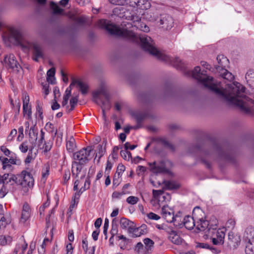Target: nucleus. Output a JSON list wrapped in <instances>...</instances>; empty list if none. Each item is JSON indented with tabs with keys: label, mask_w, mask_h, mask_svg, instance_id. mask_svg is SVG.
Returning a JSON list of instances; mask_svg holds the SVG:
<instances>
[{
	"label": "nucleus",
	"mask_w": 254,
	"mask_h": 254,
	"mask_svg": "<svg viewBox=\"0 0 254 254\" xmlns=\"http://www.w3.org/2000/svg\"><path fill=\"white\" fill-rule=\"evenodd\" d=\"M205 72L204 70L201 71L200 67L197 66L192 71V75L217 95L239 107L242 111L247 112L250 110L251 104L253 103L254 104V100L250 99L246 95L245 87L236 82L227 83L226 87L223 88L220 82L215 81L212 77L208 76Z\"/></svg>",
	"instance_id": "1"
},
{
	"label": "nucleus",
	"mask_w": 254,
	"mask_h": 254,
	"mask_svg": "<svg viewBox=\"0 0 254 254\" xmlns=\"http://www.w3.org/2000/svg\"><path fill=\"white\" fill-rule=\"evenodd\" d=\"M99 24L111 35L126 38L131 42L140 44L143 49L160 60L166 62H170L173 61V59L170 56L158 51L154 46L152 39L145 34H135L126 28L118 27L111 23L110 21L105 19L100 20ZM173 61L175 66L178 68L183 67L182 61L179 58L173 59Z\"/></svg>",
	"instance_id": "2"
},
{
	"label": "nucleus",
	"mask_w": 254,
	"mask_h": 254,
	"mask_svg": "<svg viewBox=\"0 0 254 254\" xmlns=\"http://www.w3.org/2000/svg\"><path fill=\"white\" fill-rule=\"evenodd\" d=\"M7 37L9 41L11 43L18 44L25 49H32L33 60L35 61L38 62L40 58L43 57L44 53L42 47L36 43L31 42L26 39L19 28H10Z\"/></svg>",
	"instance_id": "3"
},
{
	"label": "nucleus",
	"mask_w": 254,
	"mask_h": 254,
	"mask_svg": "<svg viewBox=\"0 0 254 254\" xmlns=\"http://www.w3.org/2000/svg\"><path fill=\"white\" fill-rule=\"evenodd\" d=\"M193 216H186L183 218V226L191 230L194 226L200 231L206 230L209 226V222L204 219V213L199 207L195 208L192 213Z\"/></svg>",
	"instance_id": "4"
},
{
	"label": "nucleus",
	"mask_w": 254,
	"mask_h": 254,
	"mask_svg": "<svg viewBox=\"0 0 254 254\" xmlns=\"http://www.w3.org/2000/svg\"><path fill=\"white\" fill-rule=\"evenodd\" d=\"M93 98L94 102L101 106L103 113L105 110L110 109V96L107 87L105 85L101 86L93 92Z\"/></svg>",
	"instance_id": "5"
},
{
	"label": "nucleus",
	"mask_w": 254,
	"mask_h": 254,
	"mask_svg": "<svg viewBox=\"0 0 254 254\" xmlns=\"http://www.w3.org/2000/svg\"><path fill=\"white\" fill-rule=\"evenodd\" d=\"M217 221L215 220L214 224H210L207 228L209 235H211L212 242L214 245H219L224 243L225 231L223 229H217Z\"/></svg>",
	"instance_id": "6"
},
{
	"label": "nucleus",
	"mask_w": 254,
	"mask_h": 254,
	"mask_svg": "<svg viewBox=\"0 0 254 254\" xmlns=\"http://www.w3.org/2000/svg\"><path fill=\"white\" fill-rule=\"evenodd\" d=\"M17 185L21 187L23 191L26 192L29 188H32L34 184V180L30 173L23 170L17 174Z\"/></svg>",
	"instance_id": "7"
},
{
	"label": "nucleus",
	"mask_w": 254,
	"mask_h": 254,
	"mask_svg": "<svg viewBox=\"0 0 254 254\" xmlns=\"http://www.w3.org/2000/svg\"><path fill=\"white\" fill-rule=\"evenodd\" d=\"M91 150L92 147L88 146L75 152L73 154L74 161L80 163V164H86L90 160L89 157Z\"/></svg>",
	"instance_id": "8"
},
{
	"label": "nucleus",
	"mask_w": 254,
	"mask_h": 254,
	"mask_svg": "<svg viewBox=\"0 0 254 254\" xmlns=\"http://www.w3.org/2000/svg\"><path fill=\"white\" fill-rule=\"evenodd\" d=\"M4 65L8 69L15 73L19 72L21 70V67L13 54L6 55L3 61Z\"/></svg>",
	"instance_id": "9"
},
{
	"label": "nucleus",
	"mask_w": 254,
	"mask_h": 254,
	"mask_svg": "<svg viewBox=\"0 0 254 254\" xmlns=\"http://www.w3.org/2000/svg\"><path fill=\"white\" fill-rule=\"evenodd\" d=\"M74 86L79 89L83 95H85L88 93V85L86 82L80 79H72L69 86L66 88L64 94L71 95V88Z\"/></svg>",
	"instance_id": "10"
},
{
	"label": "nucleus",
	"mask_w": 254,
	"mask_h": 254,
	"mask_svg": "<svg viewBox=\"0 0 254 254\" xmlns=\"http://www.w3.org/2000/svg\"><path fill=\"white\" fill-rule=\"evenodd\" d=\"M149 165L150 167V170L154 173H166L168 171L163 161H155L153 163H149Z\"/></svg>",
	"instance_id": "11"
},
{
	"label": "nucleus",
	"mask_w": 254,
	"mask_h": 254,
	"mask_svg": "<svg viewBox=\"0 0 254 254\" xmlns=\"http://www.w3.org/2000/svg\"><path fill=\"white\" fill-rule=\"evenodd\" d=\"M160 24L162 25V28L166 30H169L173 27L174 20L170 15L163 14L161 15Z\"/></svg>",
	"instance_id": "12"
},
{
	"label": "nucleus",
	"mask_w": 254,
	"mask_h": 254,
	"mask_svg": "<svg viewBox=\"0 0 254 254\" xmlns=\"http://www.w3.org/2000/svg\"><path fill=\"white\" fill-rule=\"evenodd\" d=\"M29 97L27 93L23 94V112L27 116L28 119L31 118L32 111L31 106L29 105Z\"/></svg>",
	"instance_id": "13"
},
{
	"label": "nucleus",
	"mask_w": 254,
	"mask_h": 254,
	"mask_svg": "<svg viewBox=\"0 0 254 254\" xmlns=\"http://www.w3.org/2000/svg\"><path fill=\"white\" fill-rule=\"evenodd\" d=\"M228 244L230 246L236 248L241 243V237L238 234H235L232 232L228 233Z\"/></svg>",
	"instance_id": "14"
},
{
	"label": "nucleus",
	"mask_w": 254,
	"mask_h": 254,
	"mask_svg": "<svg viewBox=\"0 0 254 254\" xmlns=\"http://www.w3.org/2000/svg\"><path fill=\"white\" fill-rule=\"evenodd\" d=\"M217 61L218 65H215V68L218 72L221 71L222 69H225L229 63L228 59L222 55H218Z\"/></svg>",
	"instance_id": "15"
},
{
	"label": "nucleus",
	"mask_w": 254,
	"mask_h": 254,
	"mask_svg": "<svg viewBox=\"0 0 254 254\" xmlns=\"http://www.w3.org/2000/svg\"><path fill=\"white\" fill-rule=\"evenodd\" d=\"M119 222L120 227L123 229L127 230L129 233L133 230L135 225L133 222L125 217L121 218Z\"/></svg>",
	"instance_id": "16"
},
{
	"label": "nucleus",
	"mask_w": 254,
	"mask_h": 254,
	"mask_svg": "<svg viewBox=\"0 0 254 254\" xmlns=\"http://www.w3.org/2000/svg\"><path fill=\"white\" fill-rule=\"evenodd\" d=\"M31 214V210L29 205L26 202L24 203L22 210L21 216L20 221L22 223H24L30 217Z\"/></svg>",
	"instance_id": "17"
},
{
	"label": "nucleus",
	"mask_w": 254,
	"mask_h": 254,
	"mask_svg": "<svg viewBox=\"0 0 254 254\" xmlns=\"http://www.w3.org/2000/svg\"><path fill=\"white\" fill-rule=\"evenodd\" d=\"M161 213L167 222L172 223L174 214L172 209L167 206H163L162 208Z\"/></svg>",
	"instance_id": "18"
},
{
	"label": "nucleus",
	"mask_w": 254,
	"mask_h": 254,
	"mask_svg": "<svg viewBox=\"0 0 254 254\" xmlns=\"http://www.w3.org/2000/svg\"><path fill=\"white\" fill-rule=\"evenodd\" d=\"M168 233H169L168 238L173 243L178 245L182 244L183 240L175 231L171 228Z\"/></svg>",
	"instance_id": "19"
},
{
	"label": "nucleus",
	"mask_w": 254,
	"mask_h": 254,
	"mask_svg": "<svg viewBox=\"0 0 254 254\" xmlns=\"http://www.w3.org/2000/svg\"><path fill=\"white\" fill-rule=\"evenodd\" d=\"M147 232V226L146 225H142L138 228L135 227L134 225L133 229L130 231V234H131L133 237H137L146 234Z\"/></svg>",
	"instance_id": "20"
},
{
	"label": "nucleus",
	"mask_w": 254,
	"mask_h": 254,
	"mask_svg": "<svg viewBox=\"0 0 254 254\" xmlns=\"http://www.w3.org/2000/svg\"><path fill=\"white\" fill-rule=\"evenodd\" d=\"M136 120V125L132 126L131 127L133 129H137L143 127L142 121L145 117V114L143 113H136L134 115Z\"/></svg>",
	"instance_id": "21"
},
{
	"label": "nucleus",
	"mask_w": 254,
	"mask_h": 254,
	"mask_svg": "<svg viewBox=\"0 0 254 254\" xmlns=\"http://www.w3.org/2000/svg\"><path fill=\"white\" fill-rule=\"evenodd\" d=\"M195 248L209 250L212 253L215 254H219L220 252V251L217 248L204 243H196Z\"/></svg>",
	"instance_id": "22"
},
{
	"label": "nucleus",
	"mask_w": 254,
	"mask_h": 254,
	"mask_svg": "<svg viewBox=\"0 0 254 254\" xmlns=\"http://www.w3.org/2000/svg\"><path fill=\"white\" fill-rule=\"evenodd\" d=\"M75 140L73 136H70L66 138V148L68 152H73L76 148Z\"/></svg>",
	"instance_id": "23"
},
{
	"label": "nucleus",
	"mask_w": 254,
	"mask_h": 254,
	"mask_svg": "<svg viewBox=\"0 0 254 254\" xmlns=\"http://www.w3.org/2000/svg\"><path fill=\"white\" fill-rule=\"evenodd\" d=\"M84 165L85 164H80V163L73 161L72 164L71 169L72 176L75 178H77L82 169V166Z\"/></svg>",
	"instance_id": "24"
},
{
	"label": "nucleus",
	"mask_w": 254,
	"mask_h": 254,
	"mask_svg": "<svg viewBox=\"0 0 254 254\" xmlns=\"http://www.w3.org/2000/svg\"><path fill=\"white\" fill-rule=\"evenodd\" d=\"M245 78L249 85L254 88V70L250 69L246 73Z\"/></svg>",
	"instance_id": "25"
},
{
	"label": "nucleus",
	"mask_w": 254,
	"mask_h": 254,
	"mask_svg": "<svg viewBox=\"0 0 254 254\" xmlns=\"http://www.w3.org/2000/svg\"><path fill=\"white\" fill-rule=\"evenodd\" d=\"M125 4L128 5L132 7L137 6L141 8H146L147 6H145L142 7V5L144 4L145 0H127Z\"/></svg>",
	"instance_id": "26"
},
{
	"label": "nucleus",
	"mask_w": 254,
	"mask_h": 254,
	"mask_svg": "<svg viewBox=\"0 0 254 254\" xmlns=\"http://www.w3.org/2000/svg\"><path fill=\"white\" fill-rule=\"evenodd\" d=\"M220 75L224 79H226L229 81H232L234 78V75L226 68L222 69V70L219 72Z\"/></svg>",
	"instance_id": "27"
},
{
	"label": "nucleus",
	"mask_w": 254,
	"mask_h": 254,
	"mask_svg": "<svg viewBox=\"0 0 254 254\" xmlns=\"http://www.w3.org/2000/svg\"><path fill=\"white\" fill-rule=\"evenodd\" d=\"M172 222L174 223V225L179 228H182L183 226V219L181 216V213L179 212L175 215H174Z\"/></svg>",
	"instance_id": "28"
},
{
	"label": "nucleus",
	"mask_w": 254,
	"mask_h": 254,
	"mask_svg": "<svg viewBox=\"0 0 254 254\" xmlns=\"http://www.w3.org/2000/svg\"><path fill=\"white\" fill-rule=\"evenodd\" d=\"M165 187L167 190H176L180 187L178 183L173 181H166L164 182Z\"/></svg>",
	"instance_id": "29"
},
{
	"label": "nucleus",
	"mask_w": 254,
	"mask_h": 254,
	"mask_svg": "<svg viewBox=\"0 0 254 254\" xmlns=\"http://www.w3.org/2000/svg\"><path fill=\"white\" fill-rule=\"evenodd\" d=\"M78 100V95H76L74 96H73L70 100V107L69 108V106H66V109L67 113H69L70 112L73 110L75 108V105L77 104Z\"/></svg>",
	"instance_id": "30"
},
{
	"label": "nucleus",
	"mask_w": 254,
	"mask_h": 254,
	"mask_svg": "<svg viewBox=\"0 0 254 254\" xmlns=\"http://www.w3.org/2000/svg\"><path fill=\"white\" fill-rule=\"evenodd\" d=\"M244 237L248 241H253L254 239V229L248 227L245 230Z\"/></svg>",
	"instance_id": "31"
},
{
	"label": "nucleus",
	"mask_w": 254,
	"mask_h": 254,
	"mask_svg": "<svg viewBox=\"0 0 254 254\" xmlns=\"http://www.w3.org/2000/svg\"><path fill=\"white\" fill-rule=\"evenodd\" d=\"M55 74V68L52 67L49 69L47 72V80L51 84H54L55 79L54 76Z\"/></svg>",
	"instance_id": "32"
},
{
	"label": "nucleus",
	"mask_w": 254,
	"mask_h": 254,
	"mask_svg": "<svg viewBox=\"0 0 254 254\" xmlns=\"http://www.w3.org/2000/svg\"><path fill=\"white\" fill-rule=\"evenodd\" d=\"M105 152V148L103 147V145L100 144H98L97 146L96 157L94 159V160L96 159L97 157H98L97 162L99 163L100 161V159L103 156Z\"/></svg>",
	"instance_id": "33"
},
{
	"label": "nucleus",
	"mask_w": 254,
	"mask_h": 254,
	"mask_svg": "<svg viewBox=\"0 0 254 254\" xmlns=\"http://www.w3.org/2000/svg\"><path fill=\"white\" fill-rule=\"evenodd\" d=\"M11 222V218L8 215L2 216L0 220V228H4L7 225Z\"/></svg>",
	"instance_id": "34"
},
{
	"label": "nucleus",
	"mask_w": 254,
	"mask_h": 254,
	"mask_svg": "<svg viewBox=\"0 0 254 254\" xmlns=\"http://www.w3.org/2000/svg\"><path fill=\"white\" fill-rule=\"evenodd\" d=\"M143 243L145 245L144 248L146 251L150 250L153 247L154 242L149 238H145L143 240Z\"/></svg>",
	"instance_id": "35"
},
{
	"label": "nucleus",
	"mask_w": 254,
	"mask_h": 254,
	"mask_svg": "<svg viewBox=\"0 0 254 254\" xmlns=\"http://www.w3.org/2000/svg\"><path fill=\"white\" fill-rule=\"evenodd\" d=\"M36 114H38L40 119H43V116L42 104L39 100H37L36 101Z\"/></svg>",
	"instance_id": "36"
},
{
	"label": "nucleus",
	"mask_w": 254,
	"mask_h": 254,
	"mask_svg": "<svg viewBox=\"0 0 254 254\" xmlns=\"http://www.w3.org/2000/svg\"><path fill=\"white\" fill-rule=\"evenodd\" d=\"M50 6L54 14H61L63 12V9L61 8L56 3L52 1L50 3Z\"/></svg>",
	"instance_id": "37"
},
{
	"label": "nucleus",
	"mask_w": 254,
	"mask_h": 254,
	"mask_svg": "<svg viewBox=\"0 0 254 254\" xmlns=\"http://www.w3.org/2000/svg\"><path fill=\"white\" fill-rule=\"evenodd\" d=\"M246 254H253L254 253V247L252 245V241H248L246 246Z\"/></svg>",
	"instance_id": "38"
},
{
	"label": "nucleus",
	"mask_w": 254,
	"mask_h": 254,
	"mask_svg": "<svg viewBox=\"0 0 254 254\" xmlns=\"http://www.w3.org/2000/svg\"><path fill=\"white\" fill-rule=\"evenodd\" d=\"M50 167L48 165H46L42 169V180L44 182L46 181L47 177L49 175Z\"/></svg>",
	"instance_id": "39"
},
{
	"label": "nucleus",
	"mask_w": 254,
	"mask_h": 254,
	"mask_svg": "<svg viewBox=\"0 0 254 254\" xmlns=\"http://www.w3.org/2000/svg\"><path fill=\"white\" fill-rule=\"evenodd\" d=\"M82 189V188H81V189L79 191L76 192L74 193V196L73 198V200H72V201H73V203L70 205V206L69 207L70 208H73L74 204L75 203L77 204L78 203V201L77 202H76V200L79 199L80 194L83 192V191H81Z\"/></svg>",
	"instance_id": "40"
},
{
	"label": "nucleus",
	"mask_w": 254,
	"mask_h": 254,
	"mask_svg": "<svg viewBox=\"0 0 254 254\" xmlns=\"http://www.w3.org/2000/svg\"><path fill=\"white\" fill-rule=\"evenodd\" d=\"M121 156L125 160L129 161L131 158V153L127 150H121L120 152Z\"/></svg>",
	"instance_id": "41"
},
{
	"label": "nucleus",
	"mask_w": 254,
	"mask_h": 254,
	"mask_svg": "<svg viewBox=\"0 0 254 254\" xmlns=\"http://www.w3.org/2000/svg\"><path fill=\"white\" fill-rule=\"evenodd\" d=\"M126 201L128 203L134 205L138 202L139 198L136 196H129L127 198Z\"/></svg>",
	"instance_id": "42"
},
{
	"label": "nucleus",
	"mask_w": 254,
	"mask_h": 254,
	"mask_svg": "<svg viewBox=\"0 0 254 254\" xmlns=\"http://www.w3.org/2000/svg\"><path fill=\"white\" fill-rule=\"evenodd\" d=\"M1 162L2 165V168L4 170L7 168H10L11 167L10 159L4 158L2 160Z\"/></svg>",
	"instance_id": "43"
},
{
	"label": "nucleus",
	"mask_w": 254,
	"mask_h": 254,
	"mask_svg": "<svg viewBox=\"0 0 254 254\" xmlns=\"http://www.w3.org/2000/svg\"><path fill=\"white\" fill-rule=\"evenodd\" d=\"M52 144L53 143L50 140L47 142H45V143L42 148L44 149V152H47L52 148Z\"/></svg>",
	"instance_id": "44"
},
{
	"label": "nucleus",
	"mask_w": 254,
	"mask_h": 254,
	"mask_svg": "<svg viewBox=\"0 0 254 254\" xmlns=\"http://www.w3.org/2000/svg\"><path fill=\"white\" fill-rule=\"evenodd\" d=\"M125 171V167L122 164H119L118 166L117 169V176L119 178H121L123 173Z\"/></svg>",
	"instance_id": "45"
},
{
	"label": "nucleus",
	"mask_w": 254,
	"mask_h": 254,
	"mask_svg": "<svg viewBox=\"0 0 254 254\" xmlns=\"http://www.w3.org/2000/svg\"><path fill=\"white\" fill-rule=\"evenodd\" d=\"M8 192V189L4 184H2V187L0 190V198L4 197Z\"/></svg>",
	"instance_id": "46"
},
{
	"label": "nucleus",
	"mask_w": 254,
	"mask_h": 254,
	"mask_svg": "<svg viewBox=\"0 0 254 254\" xmlns=\"http://www.w3.org/2000/svg\"><path fill=\"white\" fill-rule=\"evenodd\" d=\"M110 3L115 4V5H123L126 4L127 2V0H108Z\"/></svg>",
	"instance_id": "47"
},
{
	"label": "nucleus",
	"mask_w": 254,
	"mask_h": 254,
	"mask_svg": "<svg viewBox=\"0 0 254 254\" xmlns=\"http://www.w3.org/2000/svg\"><path fill=\"white\" fill-rule=\"evenodd\" d=\"M20 150L23 153H26L28 150V146L27 142H22L19 147Z\"/></svg>",
	"instance_id": "48"
},
{
	"label": "nucleus",
	"mask_w": 254,
	"mask_h": 254,
	"mask_svg": "<svg viewBox=\"0 0 254 254\" xmlns=\"http://www.w3.org/2000/svg\"><path fill=\"white\" fill-rule=\"evenodd\" d=\"M16 134H17V130L16 129H13L12 130H11L10 134L7 136V141H12L13 140V138H14V137L16 135Z\"/></svg>",
	"instance_id": "49"
},
{
	"label": "nucleus",
	"mask_w": 254,
	"mask_h": 254,
	"mask_svg": "<svg viewBox=\"0 0 254 254\" xmlns=\"http://www.w3.org/2000/svg\"><path fill=\"white\" fill-rule=\"evenodd\" d=\"M139 25L137 26V28L140 29V30L145 32H147L149 31V27L146 25V24L144 23H139Z\"/></svg>",
	"instance_id": "50"
},
{
	"label": "nucleus",
	"mask_w": 254,
	"mask_h": 254,
	"mask_svg": "<svg viewBox=\"0 0 254 254\" xmlns=\"http://www.w3.org/2000/svg\"><path fill=\"white\" fill-rule=\"evenodd\" d=\"M32 135H33L35 140H37L38 133L36 131L34 127H31L30 128L29 133L30 137H31V138L32 137Z\"/></svg>",
	"instance_id": "51"
},
{
	"label": "nucleus",
	"mask_w": 254,
	"mask_h": 254,
	"mask_svg": "<svg viewBox=\"0 0 254 254\" xmlns=\"http://www.w3.org/2000/svg\"><path fill=\"white\" fill-rule=\"evenodd\" d=\"M136 145H130L128 142L124 144L125 150L127 151L128 149L133 150L136 147Z\"/></svg>",
	"instance_id": "52"
},
{
	"label": "nucleus",
	"mask_w": 254,
	"mask_h": 254,
	"mask_svg": "<svg viewBox=\"0 0 254 254\" xmlns=\"http://www.w3.org/2000/svg\"><path fill=\"white\" fill-rule=\"evenodd\" d=\"M147 216L148 218L155 220H158L160 218V217L159 216L153 212H150L148 213Z\"/></svg>",
	"instance_id": "53"
},
{
	"label": "nucleus",
	"mask_w": 254,
	"mask_h": 254,
	"mask_svg": "<svg viewBox=\"0 0 254 254\" xmlns=\"http://www.w3.org/2000/svg\"><path fill=\"white\" fill-rule=\"evenodd\" d=\"M144 248H145L141 242H139L136 245L135 251L139 253L141 252V250H143Z\"/></svg>",
	"instance_id": "54"
},
{
	"label": "nucleus",
	"mask_w": 254,
	"mask_h": 254,
	"mask_svg": "<svg viewBox=\"0 0 254 254\" xmlns=\"http://www.w3.org/2000/svg\"><path fill=\"white\" fill-rule=\"evenodd\" d=\"M32 149H33V148H31L30 149L29 151L31 152V153H28L27 156L26 157V158L25 159L24 162L26 164H28V163H30L31 162L32 160L33 159V158H32V156L31 155Z\"/></svg>",
	"instance_id": "55"
},
{
	"label": "nucleus",
	"mask_w": 254,
	"mask_h": 254,
	"mask_svg": "<svg viewBox=\"0 0 254 254\" xmlns=\"http://www.w3.org/2000/svg\"><path fill=\"white\" fill-rule=\"evenodd\" d=\"M156 227L159 230H166L167 232L170 230V228H169L167 225L164 224H157L156 225Z\"/></svg>",
	"instance_id": "56"
},
{
	"label": "nucleus",
	"mask_w": 254,
	"mask_h": 254,
	"mask_svg": "<svg viewBox=\"0 0 254 254\" xmlns=\"http://www.w3.org/2000/svg\"><path fill=\"white\" fill-rule=\"evenodd\" d=\"M113 167V163L110 161L108 160L106 167L105 173L108 174Z\"/></svg>",
	"instance_id": "57"
},
{
	"label": "nucleus",
	"mask_w": 254,
	"mask_h": 254,
	"mask_svg": "<svg viewBox=\"0 0 254 254\" xmlns=\"http://www.w3.org/2000/svg\"><path fill=\"white\" fill-rule=\"evenodd\" d=\"M73 247L71 243H69L66 245V254H72Z\"/></svg>",
	"instance_id": "58"
},
{
	"label": "nucleus",
	"mask_w": 254,
	"mask_h": 254,
	"mask_svg": "<svg viewBox=\"0 0 254 254\" xmlns=\"http://www.w3.org/2000/svg\"><path fill=\"white\" fill-rule=\"evenodd\" d=\"M153 195L155 197H158L163 193L162 190H153Z\"/></svg>",
	"instance_id": "59"
},
{
	"label": "nucleus",
	"mask_w": 254,
	"mask_h": 254,
	"mask_svg": "<svg viewBox=\"0 0 254 254\" xmlns=\"http://www.w3.org/2000/svg\"><path fill=\"white\" fill-rule=\"evenodd\" d=\"M121 178H119L117 175H115L113 179V185L118 186L121 182Z\"/></svg>",
	"instance_id": "60"
},
{
	"label": "nucleus",
	"mask_w": 254,
	"mask_h": 254,
	"mask_svg": "<svg viewBox=\"0 0 254 254\" xmlns=\"http://www.w3.org/2000/svg\"><path fill=\"white\" fill-rule=\"evenodd\" d=\"M68 239L71 242L74 241V233L72 230H70L68 231Z\"/></svg>",
	"instance_id": "61"
},
{
	"label": "nucleus",
	"mask_w": 254,
	"mask_h": 254,
	"mask_svg": "<svg viewBox=\"0 0 254 254\" xmlns=\"http://www.w3.org/2000/svg\"><path fill=\"white\" fill-rule=\"evenodd\" d=\"M0 150L3 152V153L6 155L8 156L10 155V151L4 146H1L0 147Z\"/></svg>",
	"instance_id": "62"
},
{
	"label": "nucleus",
	"mask_w": 254,
	"mask_h": 254,
	"mask_svg": "<svg viewBox=\"0 0 254 254\" xmlns=\"http://www.w3.org/2000/svg\"><path fill=\"white\" fill-rule=\"evenodd\" d=\"M118 232V226H112V229L111 230L110 233L112 236V237L115 235H117Z\"/></svg>",
	"instance_id": "63"
},
{
	"label": "nucleus",
	"mask_w": 254,
	"mask_h": 254,
	"mask_svg": "<svg viewBox=\"0 0 254 254\" xmlns=\"http://www.w3.org/2000/svg\"><path fill=\"white\" fill-rule=\"evenodd\" d=\"M102 222V220L101 218H97L95 223H94V226L97 229H99V227L101 226V224Z\"/></svg>",
	"instance_id": "64"
}]
</instances>
